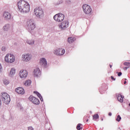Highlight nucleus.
<instances>
[{
	"label": "nucleus",
	"mask_w": 130,
	"mask_h": 130,
	"mask_svg": "<svg viewBox=\"0 0 130 130\" xmlns=\"http://www.w3.org/2000/svg\"><path fill=\"white\" fill-rule=\"evenodd\" d=\"M99 119V115L98 114H95L93 116V119L96 120V119Z\"/></svg>",
	"instance_id": "b1692460"
},
{
	"label": "nucleus",
	"mask_w": 130,
	"mask_h": 130,
	"mask_svg": "<svg viewBox=\"0 0 130 130\" xmlns=\"http://www.w3.org/2000/svg\"><path fill=\"white\" fill-rule=\"evenodd\" d=\"M124 84H126V81H125L124 82Z\"/></svg>",
	"instance_id": "79ce46f5"
},
{
	"label": "nucleus",
	"mask_w": 130,
	"mask_h": 130,
	"mask_svg": "<svg viewBox=\"0 0 130 130\" xmlns=\"http://www.w3.org/2000/svg\"><path fill=\"white\" fill-rule=\"evenodd\" d=\"M5 60L6 62L12 63L15 61V56L12 54H7L5 57Z\"/></svg>",
	"instance_id": "39448f33"
},
{
	"label": "nucleus",
	"mask_w": 130,
	"mask_h": 130,
	"mask_svg": "<svg viewBox=\"0 0 130 130\" xmlns=\"http://www.w3.org/2000/svg\"><path fill=\"white\" fill-rule=\"evenodd\" d=\"M2 71H3V67H2V64L0 63V73H2Z\"/></svg>",
	"instance_id": "f704fd0d"
},
{
	"label": "nucleus",
	"mask_w": 130,
	"mask_h": 130,
	"mask_svg": "<svg viewBox=\"0 0 130 130\" xmlns=\"http://www.w3.org/2000/svg\"><path fill=\"white\" fill-rule=\"evenodd\" d=\"M1 99L5 104H9L11 102V98L10 95H9L6 92H4L1 93Z\"/></svg>",
	"instance_id": "7ed1b4c3"
},
{
	"label": "nucleus",
	"mask_w": 130,
	"mask_h": 130,
	"mask_svg": "<svg viewBox=\"0 0 130 130\" xmlns=\"http://www.w3.org/2000/svg\"><path fill=\"white\" fill-rule=\"evenodd\" d=\"M111 78L112 80H113V81H115V78H114V77H113V76H111Z\"/></svg>",
	"instance_id": "e433bc0d"
},
{
	"label": "nucleus",
	"mask_w": 130,
	"mask_h": 130,
	"mask_svg": "<svg viewBox=\"0 0 130 130\" xmlns=\"http://www.w3.org/2000/svg\"><path fill=\"white\" fill-rule=\"evenodd\" d=\"M65 53L66 50L61 48L55 49L53 51L54 54H55L56 55H58L59 56H60V55H63Z\"/></svg>",
	"instance_id": "0eeeda50"
},
{
	"label": "nucleus",
	"mask_w": 130,
	"mask_h": 130,
	"mask_svg": "<svg viewBox=\"0 0 130 130\" xmlns=\"http://www.w3.org/2000/svg\"><path fill=\"white\" fill-rule=\"evenodd\" d=\"M69 27V21H64L63 22L61 23V24L59 25V28L61 29V30H64L67 29Z\"/></svg>",
	"instance_id": "1a4fd4ad"
},
{
	"label": "nucleus",
	"mask_w": 130,
	"mask_h": 130,
	"mask_svg": "<svg viewBox=\"0 0 130 130\" xmlns=\"http://www.w3.org/2000/svg\"><path fill=\"white\" fill-rule=\"evenodd\" d=\"M27 30L29 33L32 34V31L36 28V25L35 24V21L34 20L31 19H28L27 21Z\"/></svg>",
	"instance_id": "f03ea898"
},
{
	"label": "nucleus",
	"mask_w": 130,
	"mask_h": 130,
	"mask_svg": "<svg viewBox=\"0 0 130 130\" xmlns=\"http://www.w3.org/2000/svg\"><path fill=\"white\" fill-rule=\"evenodd\" d=\"M19 75L20 78H26L27 77V76H28V72L26 70L24 71V70H22L20 71Z\"/></svg>",
	"instance_id": "9d476101"
},
{
	"label": "nucleus",
	"mask_w": 130,
	"mask_h": 130,
	"mask_svg": "<svg viewBox=\"0 0 130 130\" xmlns=\"http://www.w3.org/2000/svg\"><path fill=\"white\" fill-rule=\"evenodd\" d=\"M81 125H82V124L79 123L76 127L77 129L78 130H81L83 129V127H81Z\"/></svg>",
	"instance_id": "393cba45"
},
{
	"label": "nucleus",
	"mask_w": 130,
	"mask_h": 130,
	"mask_svg": "<svg viewBox=\"0 0 130 130\" xmlns=\"http://www.w3.org/2000/svg\"><path fill=\"white\" fill-rule=\"evenodd\" d=\"M3 82H4V85H9V84H10V81H9V80H8L7 79H4L3 80Z\"/></svg>",
	"instance_id": "a878e982"
},
{
	"label": "nucleus",
	"mask_w": 130,
	"mask_h": 130,
	"mask_svg": "<svg viewBox=\"0 0 130 130\" xmlns=\"http://www.w3.org/2000/svg\"><path fill=\"white\" fill-rule=\"evenodd\" d=\"M129 106H130V103L128 104Z\"/></svg>",
	"instance_id": "49530a36"
},
{
	"label": "nucleus",
	"mask_w": 130,
	"mask_h": 130,
	"mask_svg": "<svg viewBox=\"0 0 130 130\" xmlns=\"http://www.w3.org/2000/svg\"><path fill=\"white\" fill-rule=\"evenodd\" d=\"M102 121H103V118H102Z\"/></svg>",
	"instance_id": "c03bdc74"
},
{
	"label": "nucleus",
	"mask_w": 130,
	"mask_h": 130,
	"mask_svg": "<svg viewBox=\"0 0 130 130\" xmlns=\"http://www.w3.org/2000/svg\"><path fill=\"white\" fill-rule=\"evenodd\" d=\"M16 73V69H15V68H12L11 69V70L10 71V75H15V74Z\"/></svg>",
	"instance_id": "5701e85b"
},
{
	"label": "nucleus",
	"mask_w": 130,
	"mask_h": 130,
	"mask_svg": "<svg viewBox=\"0 0 130 130\" xmlns=\"http://www.w3.org/2000/svg\"><path fill=\"white\" fill-rule=\"evenodd\" d=\"M40 99L41 100V101H43V98H42V96H41V98H40Z\"/></svg>",
	"instance_id": "4c0bfd02"
},
{
	"label": "nucleus",
	"mask_w": 130,
	"mask_h": 130,
	"mask_svg": "<svg viewBox=\"0 0 130 130\" xmlns=\"http://www.w3.org/2000/svg\"><path fill=\"white\" fill-rule=\"evenodd\" d=\"M62 3H63L62 0H61V1H60V2L59 3V4H62Z\"/></svg>",
	"instance_id": "ea45409f"
},
{
	"label": "nucleus",
	"mask_w": 130,
	"mask_h": 130,
	"mask_svg": "<svg viewBox=\"0 0 130 130\" xmlns=\"http://www.w3.org/2000/svg\"><path fill=\"white\" fill-rule=\"evenodd\" d=\"M40 64L42 66L43 68H47V61L46 59L42 58L41 59Z\"/></svg>",
	"instance_id": "f8f14e48"
},
{
	"label": "nucleus",
	"mask_w": 130,
	"mask_h": 130,
	"mask_svg": "<svg viewBox=\"0 0 130 130\" xmlns=\"http://www.w3.org/2000/svg\"><path fill=\"white\" fill-rule=\"evenodd\" d=\"M35 42H34V40H27L26 41V43L27 44H29V45H34V43Z\"/></svg>",
	"instance_id": "a211bd4d"
},
{
	"label": "nucleus",
	"mask_w": 130,
	"mask_h": 130,
	"mask_svg": "<svg viewBox=\"0 0 130 130\" xmlns=\"http://www.w3.org/2000/svg\"><path fill=\"white\" fill-rule=\"evenodd\" d=\"M34 94H36V95H37V96L39 97V98L42 97V96L41 95V94H40L39 92H38V91H34Z\"/></svg>",
	"instance_id": "cd10ccee"
},
{
	"label": "nucleus",
	"mask_w": 130,
	"mask_h": 130,
	"mask_svg": "<svg viewBox=\"0 0 130 130\" xmlns=\"http://www.w3.org/2000/svg\"><path fill=\"white\" fill-rule=\"evenodd\" d=\"M34 14L38 18H42L43 17V10L41 8H36L34 10Z\"/></svg>",
	"instance_id": "423d86ee"
},
{
	"label": "nucleus",
	"mask_w": 130,
	"mask_h": 130,
	"mask_svg": "<svg viewBox=\"0 0 130 130\" xmlns=\"http://www.w3.org/2000/svg\"><path fill=\"white\" fill-rule=\"evenodd\" d=\"M54 19L57 22H62L64 20V15L62 13H58L54 16Z\"/></svg>",
	"instance_id": "20e7f679"
},
{
	"label": "nucleus",
	"mask_w": 130,
	"mask_h": 130,
	"mask_svg": "<svg viewBox=\"0 0 130 130\" xmlns=\"http://www.w3.org/2000/svg\"><path fill=\"white\" fill-rule=\"evenodd\" d=\"M22 58L23 61H26L27 62L31 60V58H32V55L30 54L22 55Z\"/></svg>",
	"instance_id": "6e6552de"
},
{
	"label": "nucleus",
	"mask_w": 130,
	"mask_h": 130,
	"mask_svg": "<svg viewBox=\"0 0 130 130\" xmlns=\"http://www.w3.org/2000/svg\"><path fill=\"white\" fill-rule=\"evenodd\" d=\"M110 68L111 69V68H112V65L110 64Z\"/></svg>",
	"instance_id": "a19ab883"
},
{
	"label": "nucleus",
	"mask_w": 130,
	"mask_h": 130,
	"mask_svg": "<svg viewBox=\"0 0 130 130\" xmlns=\"http://www.w3.org/2000/svg\"><path fill=\"white\" fill-rule=\"evenodd\" d=\"M111 115H112V113L111 112L109 113V116H111Z\"/></svg>",
	"instance_id": "58836bf2"
},
{
	"label": "nucleus",
	"mask_w": 130,
	"mask_h": 130,
	"mask_svg": "<svg viewBox=\"0 0 130 130\" xmlns=\"http://www.w3.org/2000/svg\"><path fill=\"white\" fill-rule=\"evenodd\" d=\"M88 120H89L88 119L86 120L87 122H88Z\"/></svg>",
	"instance_id": "37998d69"
},
{
	"label": "nucleus",
	"mask_w": 130,
	"mask_h": 130,
	"mask_svg": "<svg viewBox=\"0 0 130 130\" xmlns=\"http://www.w3.org/2000/svg\"><path fill=\"white\" fill-rule=\"evenodd\" d=\"M125 81H126V78L125 79Z\"/></svg>",
	"instance_id": "a18cd8bd"
},
{
	"label": "nucleus",
	"mask_w": 130,
	"mask_h": 130,
	"mask_svg": "<svg viewBox=\"0 0 130 130\" xmlns=\"http://www.w3.org/2000/svg\"><path fill=\"white\" fill-rule=\"evenodd\" d=\"M123 98H124V96H122V95L120 94H118L117 100L119 101V102L122 103V102H123Z\"/></svg>",
	"instance_id": "2eb2a0df"
},
{
	"label": "nucleus",
	"mask_w": 130,
	"mask_h": 130,
	"mask_svg": "<svg viewBox=\"0 0 130 130\" xmlns=\"http://www.w3.org/2000/svg\"><path fill=\"white\" fill-rule=\"evenodd\" d=\"M35 97L32 96V95H30L29 98H28V99L29 100H30V101H31V102L33 103V101H34V100H35Z\"/></svg>",
	"instance_id": "bb28decb"
},
{
	"label": "nucleus",
	"mask_w": 130,
	"mask_h": 130,
	"mask_svg": "<svg viewBox=\"0 0 130 130\" xmlns=\"http://www.w3.org/2000/svg\"><path fill=\"white\" fill-rule=\"evenodd\" d=\"M127 69H129V68H128V67L123 68V70H124L125 71H126V70H127Z\"/></svg>",
	"instance_id": "c9c22d12"
},
{
	"label": "nucleus",
	"mask_w": 130,
	"mask_h": 130,
	"mask_svg": "<svg viewBox=\"0 0 130 130\" xmlns=\"http://www.w3.org/2000/svg\"><path fill=\"white\" fill-rule=\"evenodd\" d=\"M28 130H34V128L31 126L28 127Z\"/></svg>",
	"instance_id": "2f4dec72"
},
{
	"label": "nucleus",
	"mask_w": 130,
	"mask_h": 130,
	"mask_svg": "<svg viewBox=\"0 0 130 130\" xmlns=\"http://www.w3.org/2000/svg\"><path fill=\"white\" fill-rule=\"evenodd\" d=\"M10 24H5L3 27V30L4 31H9V29H10Z\"/></svg>",
	"instance_id": "f3484780"
},
{
	"label": "nucleus",
	"mask_w": 130,
	"mask_h": 130,
	"mask_svg": "<svg viewBox=\"0 0 130 130\" xmlns=\"http://www.w3.org/2000/svg\"><path fill=\"white\" fill-rule=\"evenodd\" d=\"M15 91L16 92L18 93V94H21L23 95V94H25V90H24V88L22 87H18L15 89Z\"/></svg>",
	"instance_id": "4468645a"
},
{
	"label": "nucleus",
	"mask_w": 130,
	"mask_h": 130,
	"mask_svg": "<svg viewBox=\"0 0 130 130\" xmlns=\"http://www.w3.org/2000/svg\"><path fill=\"white\" fill-rule=\"evenodd\" d=\"M75 40H76V38L73 37H70L68 39V41L69 43H73V42H74Z\"/></svg>",
	"instance_id": "6ab92c4d"
},
{
	"label": "nucleus",
	"mask_w": 130,
	"mask_h": 130,
	"mask_svg": "<svg viewBox=\"0 0 130 130\" xmlns=\"http://www.w3.org/2000/svg\"><path fill=\"white\" fill-rule=\"evenodd\" d=\"M31 83H32V81H31V80H27L25 81L24 85L25 86H30L31 85Z\"/></svg>",
	"instance_id": "4be33fe9"
},
{
	"label": "nucleus",
	"mask_w": 130,
	"mask_h": 130,
	"mask_svg": "<svg viewBox=\"0 0 130 130\" xmlns=\"http://www.w3.org/2000/svg\"><path fill=\"white\" fill-rule=\"evenodd\" d=\"M121 119V117H120V115H119L117 116V117L116 120L117 121H120Z\"/></svg>",
	"instance_id": "c756f323"
},
{
	"label": "nucleus",
	"mask_w": 130,
	"mask_h": 130,
	"mask_svg": "<svg viewBox=\"0 0 130 130\" xmlns=\"http://www.w3.org/2000/svg\"><path fill=\"white\" fill-rule=\"evenodd\" d=\"M2 51H6V47H2Z\"/></svg>",
	"instance_id": "473e14b6"
},
{
	"label": "nucleus",
	"mask_w": 130,
	"mask_h": 130,
	"mask_svg": "<svg viewBox=\"0 0 130 130\" xmlns=\"http://www.w3.org/2000/svg\"><path fill=\"white\" fill-rule=\"evenodd\" d=\"M123 64L128 68H130V63L129 62H125L123 63Z\"/></svg>",
	"instance_id": "c85d7f7f"
},
{
	"label": "nucleus",
	"mask_w": 130,
	"mask_h": 130,
	"mask_svg": "<svg viewBox=\"0 0 130 130\" xmlns=\"http://www.w3.org/2000/svg\"><path fill=\"white\" fill-rule=\"evenodd\" d=\"M19 11L23 14L28 13L30 11V5L29 3L24 1H20L17 3Z\"/></svg>",
	"instance_id": "f257e3e1"
},
{
	"label": "nucleus",
	"mask_w": 130,
	"mask_h": 130,
	"mask_svg": "<svg viewBox=\"0 0 130 130\" xmlns=\"http://www.w3.org/2000/svg\"><path fill=\"white\" fill-rule=\"evenodd\" d=\"M34 77H40L41 75V72H40V70L37 68L34 70Z\"/></svg>",
	"instance_id": "ddd939ff"
},
{
	"label": "nucleus",
	"mask_w": 130,
	"mask_h": 130,
	"mask_svg": "<svg viewBox=\"0 0 130 130\" xmlns=\"http://www.w3.org/2000/svg\"><path fill=\"white\" fill-rule=\"evenodd\" d=\"M32 103H34V104H36V105H39V104H40V101H39V100H38V99L36 98L34 101H33Z\"/></svg>",
	"instance_id": "aec40b11"
},
{
	"label": "nucleus",
	"mask_w": 130,
	"mask_h": 130,
	"mask_svg": "<svg viewBox=\"0 0 130 130\" xmlns=\"http://www.w3.org/2000/svg\"><path fill=\"white\" fill-rule=\"evenodd\" d=\"M91 12H92V9H91V7H89L84 13L87 15H91Z\"/></svg>",
	"instance_id": "412c9836"
},
{
	"label": "nucleus",
	"mask_w": 130,
	"mask_h": 130,
	"mask_svg": "<svg viewBox=\"0 0 130 130\" xmlns=\"http://www.w3.org/2000/svg\"><path fill=\"white\" fill-rule=\"evenodd\" d=\"M90 6H88V5H87L86 4L85 5H84L83 6H82V8H83V11L85 12H86V11L88 10V9H90Z\"/></svg>",
	"instance_id": "dca6fc26"
},
{
	"label": "nucleus",
	"mask_w": 130,
	"mask_h": 130,
	"mask_svg": "<svg viewBox=\"0 0 130 130\" xmlns=\"http://www.w3.org/2000/svg\"><path fill=\"white\" fill-rule=\"evenodd\" d=\"M116 74H118V77H120L122 75V73L117 72Z\"/></svg>",
	"instance_id": "7c9ffc66"
},
{
	"label": "nucleus",
	"mask_w": 130,
	"mask_h": 130,
	"mask_svg": "<svg viewBox=\"0 0 130 130\" xmlns=\"http://www.w3.org/2000/svg\"><path fill=\"white\" fill-rule=\"evenodd\" d=\"M3 18L5 21H9L11 18V14L8 12H4L3 13Z\"/></svg>",
	"instance_id": "9b49d317"
},
{
	"label": "nucleus",
	"mask_w": 130,
	"mask_h": 130,
	"mask_svg": "<svg viewBox=\"0 0 130 130\" xmlns=\"http://www.w3.org/2000/svg\"><path fill=\"white\" fill-rule=\"evenodd\" d=\"M66 4H67V5H70L71 4V1H67L66 2Z\"/></svg>",
	"instance_id": "72a5a7b5"
}]
</instances>
